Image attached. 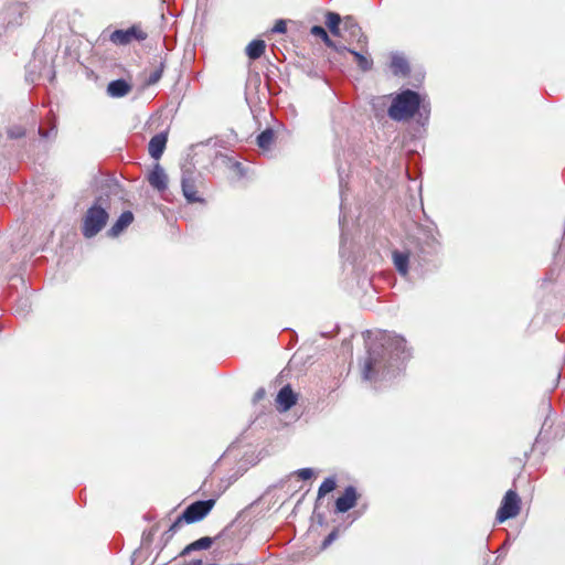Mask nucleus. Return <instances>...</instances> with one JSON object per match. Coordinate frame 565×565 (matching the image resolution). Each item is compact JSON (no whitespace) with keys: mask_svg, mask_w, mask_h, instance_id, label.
<instances>
[{"mask_svg":"<svg viewBox=\"0 0 565 565\" xmlns=\"http://www.w3.org/2000/svg\"><path fill=\"white\" fill-rule=\"evenodd\" d=\"M420 96L418 93L406 89L397 94L390 106L387 114L396 121L412 118L420 108Z\"/></svg>","mask_w":565,"mask_h":565,"instance_id":"obj_2","label":"nucleus"},{"mask_svg":"<svg viewBox=\"0 0 565 565\" xmlns=\"http://www.w3.org/2000/svg\"><path fill=\"white\" fill-rule=\"evenodd\" d=\"M148 180L150 185L159 191H163L168 186V175L160 164L154 166Z\"/></svg>","mask_w":565,"mask_h":565,"instance_id":"obj_12","label":"nucleus"},{"mask_svg":"<svg viewBox=\"0 0 565 565\" xmlns=\"http://www.w3.org/2000/svg\"><path fill=\"white\" fill-rule=\"evenodd\" d=\"M338 536L337 530H333L323 541L322 547H328Z\"/></svg>","mask_w":565,"mask_h":565,"instance_id":"obj_28","label":"nucleus"},{"mask_svg":"<svg viewBox=\"0 0 565 565\" xmlns=\"http://www.w3.org/2000/svg\"><path fill=\"white\" fill-rule=\"evenodd\" d=\"M393 262L397 271L405 277L408 274V254L395 250L393 253Z\"/></svg>","mask_w":565,"mask_h":565,"instance_id":"obj_16","label":"nucleus"},{"mask_svg":"<svg viewBox=\"0 0 565 565\" xmlns=\"http://www.w3.org/2000/svg\"><path fill=\"white\" fill-rule=\"evenodd\" d=\"M213 542L214 540L210 536L201 537L186 545L179 555L186 556L194 551L209 550L212 546Z\"/></svg>","mask_w":565,"mask_h":565,"instance_id":"obj_15","label":"nucleus"},{"mask_svg":"<svg viewBox=\"0 0 565 565\" xmlns=\"http://www.w3.org/2000/svg\"><path fill=\"white\" fill-rule=\"evenodd\" d=\"M108 183V186L111 189V188H117L118 185L116 183H111L110 181H107Z\"/></svg>","mask_w":565,"mask_h":565,"instance_id":"obj_36","label":"nucleus"},{"mask_svg":"<svg viewBox=\"0 0 565 565\" xmlns=\"http://www.w3.org/2000/svg\"><path fill=\"white\" fill-rule=\"evenodd\" d=\"M335 486H337V483H335V480L333 478L324 479L323 482L319 487L318 499H321L322 497H324L329 492L333 491Z\"/></svg>","mask_w":565,"mask_h":565,"instance_id":"obj_22","label":"nucleus"},{"mask_svg":"<svg viewBox=\"0 0 565 565\" xmlns=\"http://www.w3.org/2000/svg\"><path fill=\"white\" fill-rule=\"evenodd\" d=\"M273 141H274V131L271 129H266L257 136V145L259 148H262L264 150L269 149Z\"/></svg>","mask_w":565,"mask_h":565,"instance_id":"obj_20","label":"nucleus"},{"mask_svg":"<svg viewBox=\"0 0 565 565\" xmlns=\"http://www.w3.org/2000/svg\"><path fill=\"white\" fill-rule=\"evenodd\" d=\"M161 75H162V71H160V70L154 71L153 73L150 74V76L148 78V83L156 84L161 78Z\"/></svg>","mask_w":565,"mask_h":565,"instance_id":"obj_29","label":"nucleus"},{"mask_svg":"<svg viewBox=\"0 0 565 565\" xmlns=\"http://www.w3.org/2000/svg\"><path fill=\"white\" fill-rule=\"evenodd\" d=\"M24 135V131L22 129H10L9 130V136L11 138H20Z\"/></svg>","mask_w":565,"mask_h":565,"instance_id":"obj_30","label":"nucleus"},{"mask_svg":"<svg viewBox=\"0 0 565 565\" xmlns=\"http://www.w3.org/2000/svg\"><path fill=\"white\" fill-rule=\"evenodd\" d=\"M411 358V349L405 338L381 331L375 341L369 347L364 361L362 376L366 381L386 379L395 370L399 369L404 361Z\"/></svg>","mask_w":565,"mask_h":565,"instance_id":"obj_1","label":"nucleus"},{"mask_svg":"<svg viewBox=\"0 0 565 565\" xmlns=\"http://www.w3.org/2000/svg\"><path fill=\"white\" fill-rule=\"evenodd\" d=\"M391 68L395 75H405L409 71L406 58L397 54L392 56Z\"/></svg>","mask_w":565,"mask_h":565,"instance_id":"obj_18","label":"nucleus"},{"mask_svg":"<svg viewBox=\"0 0 565 565\" xmlns=\"http://www.w3.org/2000/svg\"><path fill=\"white\" fill-rule=\"evenodd\" d=\"M266 49L265 41L263 40H253L247 46H246V54L250 60H257L259 58Z\"/></svg>","mask_w":565,"mask_h":565,"instance_id":"obj_17","label":"nucleus"},{"mask_svg":"<svg viewBox=\"0 0 565 565\" xmlns=\"http://www.w3.org/2000/svg\"><path fill=\"white\" fill-rule=\"evenodd\" d=\"M345 39L350 43L365 44L366 36L363 34L361 26L351 17L344 20Z\"/></svg>","mask_w":565,"mask_h":565,"instance_id":"obj_8","label":"nucleus"},{"mask_svg":"<svg viewBox=\"0 0 565 565\" xmlns=\"http://www.w3.org/2000/svg\"><path fill=\"white\" fill-rule=\"evenodd\" d=\"M344 221H345V217L344 216H340L339 224H340L341 231H342V234H341V241L342 242L344 239V233H343V231H344Z\"/></svg>","mask_w":565,"mask_h":565,"instance_id":"obj_34","label":"nucleus"},{"mask_svg":"<svg viewBox=\"0 0 565 565\" xmlns=\"http://www.w3.org/2000/svg\"><path fill=\"white\" fill-rule=\"evenodd\" d=\"M167 140H168L167 132L157 134L150 139L149 145H148V151H149V154L151 156V158H153L156 160L161 158V156L166 149Z\"/></svg>","mask_w":565,"mask_h":565,"instance_id":"obj_11","label":"nucleus"},{"mask_svg":"<svg viewBox=\"0 0 565 565\" xmlns=\"http://www.w3.org/2000/svg\"><path fill=\"white\" fill-rule=\"evenodd\" d=\"M134 222V214L130 211H125L120 214L115 224L109 228L108 235L111 237L118 236Z\"/></svg>","mask_w":565,"mask_h":565,"instance_id":"obj_13","label":"nucleus"},{"mask_svg":"<svg viewBox=\"0 0 565 565\" xmlns=\"http://www.w3.org/2000/svg\"><path fill=\"white\" fill-rule=\"evenodd\" d=\"M339 178H340V185L342 186L343 178H342L341 173H339Z\"/></svg>","mask_w":565,"mask_h":565,"instance_id":"obj_37","label":"nucleus"},{"mask_svg":"<svg viewBox=\"0 0 565 565\" xmlns=\"http://www.w3.org/2000/svg\"><path fill=\"white\" fill-rule=\"evenodd\" d=\"M175 533L173 532H170V529H168L163 534H162V541L164 542V544H167L174 535Z\"/></svg>","mask_w":565,"mask_h":565,"instance_id":"obj_31","label":"nucleus"},{"mask_svg":"<svg viewBox=\"0 0 565 565\" xmlns=\"http://www.w3.org/2000/svg\"><path fill=\"white\" fill-rule=\"evenodd\" d=\"M276 402L279 412H287L297 403V395L290 385H286L278 392Z\"/></svg>","mask_w":565,"mask_h":565,"instance_id":"obj_10","label":"nucleus"},{"mask_svg":"<svg viewBox=\"0 0 565 565\" xmlns=\"http://www.w3.org/2000/svg\"><path fill=\"white\" fill-rule=\"evenodd\" d=\"M297 475L302 480H308L312 477L313 471L310 468H302L297 471Z\"/></svg>","mask_w":565,"mask_h":565,"instance_id":"obj_24","label":"nucleus"},{"mask_svg":"<svg viewBox=\"0 0 565 565\" xmlns=\"http://www.w3.org/2000/svg\"><path fill=\"white\" fill-rule=\"evenodd\" d=\"M233 168L242 172V164L239 162H233Z\"/></svg>","mask_w":565,"mask_h":565,"instance_id":"obj_35","label":"nucleus"},{"mask_svg":"<svg viewBox=\"0 0 565 565\" xmlns=\"http://www.w3.org/2000/svg\"><path fill=\"white\" fill-rule=\"evenodd\" d=\"M311 33L320 39H322V41L328 45V46H333V42L330 40L327 31L324 30V28L320 26V25H315L312 26L311 29Z\"/></svg>","mask_w":565,"mask_h":565,"instance_id":"obj_23","label":"nucleus"},{"mask_svg":"<svg viewBox=\"0 0 565 565\" xmlns=\"http://www.w3.org/2000/svg\"><path fill=\"white\" fill-rule=\"evenodd\" d=\"M40 134L44 138H49L51 135H55L56 130L55 128H52L50 131L44 132L42 129H39Z\"/></svg>","mask_w":565,"mask_h":565,"instance_id":"obj_33","label":"nucleus"},{"mask_svg":"<svg viewBox=\"0 0 565 565\" xmlns=\"http://www.w3.org/2000/svg\"><path fill=\"white\" fill-rule=\"evenodd\" d=\"M183 523H185V520L182 519V515H179L177 520L170 525V532L177 533Z\"/></svg>","mask_w":565,"mask_h":565,"instance_id":"obj_25","label":"nucleus"},{"mask_svg":"<svg viewBox=\"0 0 565 565\" xmlns=\"http://www.w3.org/2000/svg\"><path fill=\"white\" fill-rule=\"evenodd\" d=\"M214 500L196 501L190 504L181 514L185 523H194L202 520L212 510Z\"/></svg>","mask_w":565,"mask_h":565,"instance_id":"obj_7","label":"nucleus"},{"mask_svg":"<svg viewBox=\"0 0 565 565\" xmlns=\"http://www.w3.org/2000/svg\"><path fill=\"white\" fill-rule=\"evenodd\" d=\"M108 220L107 201L102 196L97 198L94 204L87 210L82 232L87 238L94 237L106 225Z\"/></svg>","mask_w":565,"mask_h":565,"instance_id":"obj_3","label":"nucleus"},{"mask_svg":"<svg viewBox=\"0 0 565 565\" xmlns=\"http://www.w3.org/2000/svg\"><path fill=\"white\" fill-rule=\"evenodd\" d=\"M348 51L355 57L359 67L362 71H369L372 67V61L360 52L348 49Z\"/></svg>","mask_w":565,"mask_h":565,"instance_id":"obj_21","label":"nucleus"},{"mask_svg":"<svg viewBox=\"0 0 565 565\" xmlns=\"http://www.w3.org/2000/svg\"><path fill=\"white\" fill-rule=\"evenodd\" d=\"M131 90V85L125 79L111 81L107 86V94L113 98L126 96Z\"/></svg>","mask_w":565,"mask_h":565,"instance_id":"obj_14","label":"nucleus"},{"mask_svg":"<svg viewBox=\"0 0 565 565\" xmlns=\"http://www.w3.org/2000/svg\"><path fill=\"white\" fill-rule=\"evenodd\" d=\"M146 39L147 33L136 25H132L127 30H115L109 36V40L116 45H127L134 40L143 41Z\"/></svg>","mask_w":565,"mask_h":565,"instance_id":"obj_6","label":"nucleus"},{"mask_svg":"<svg viewBox=\"0 0 565 565\" xmlns=\"http://www.w3.org/2000/svg\"><path fill=\"white\" fill-rule=\"evenodd\" d=\"M274 33H285L286 32V22L284 20H278L273 30Z\"/></svg>","mask_w":565,"mask_h":565,"instance_id":"obj_27","label":"nucleus"},{"mask_svg":"<svg viewBox=\"0 0 565 565\" xmlns=\"http://www.w3.org/2000/svg\"><path fill=\"white\" fill-rule=\"evenodd\" d=\"M358 493L353 486H349L344 489L342 495L335 501V510L339 513L348 512L356 504Z\"/></svg>","mask_w":565,"mask_h":565,"instance_id":"obj_9","label":"nucleus"},{"mask_svg":"<svg viewBox=\"0 0 565 565\" xmlns=\"http://www.w3.org/2000/svg\"><path fill=\"white\" fill-rule=\"evenodd\" d=\"M199 175L191 169H184L181 178L182 193L188 202H203V199L198 195L196 181Z\"/></svg>","mask_w":565,"mask_h":565,"instance_id":"obj_5","label":"nucleus"},{"mask_svg":"<svg viewBox=\"0 0 565 565\" xmlns=\"http://www.w3.org/2000/svg\"><path fill=\"white\" fill-rule=\"evenodd\" d=\"M183 523H185V520L182 519V515H179L177 520L170 525V532L177 533Z\"/></svg>","mask_w":565,"mask_h":565,"instance_id":"obj_26","label":"nucleus"},{"mask_svg":"<svg viewBox=\"0 0 565 565\" xmlns=\"http://www.w3.org/2000/svg\"><path fill=\"white\" fill-rule=\"evenodd\" d=\"M520 512V498L513 490H509L502 499L501 505L497 512V521L502 523L516 516Z\"/></svg>","mask_w":565,"mask_h":565,"instance_id":"obj_4","label":"nucleus"},{"mask_svg":"<svg viewBox=\"0 0 565 565\" xmlns=\"http://www.w3.org/2000/svg\"><path fill=\"white\" fill-rule=\"evenodd\" d=\"M341 23V18L338 13L328 12L326 24L329 28L330 32L338 36L340 34L339 25Z\"/></svg>","mask_w":565,"mask_h":565,"instance_id":"obj_19","label":"nucleus"},{"mask_svg":"<svg viewBox=\"0 0 565 565\" xmlns=\"http://www.w3.org/2000/svg\"><path fill=\"white\" fill-rule=\"evenodd\" d=\"M265 394H266V392L264 388H258L257 392L255 393L254 399L259 401V399L264 398Z\"/></svg>","mask_w":565,"mask_h":565,"instance_id":"obj_32","label":"nucleus"}]
</instances>
